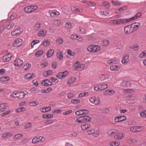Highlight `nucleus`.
<instances>
[{
    "mask_svg": "<svg viewBox=\"0 0 146 146\" xmlns=\"http://www.w3.org/2000/svg\"><path fill=\"white\" fill-rule=\"evenodd\" d=\"M130 21V19H117L111 21L114 24L117 25H121V24H124L127 23Z\"/></svg>",
    "mask_w": 146,
    "mask_h": 146,
    "instance_id": "7ed1b4c3",
    "label": "nucleus"
},
{
    "mask_svg": "<svg viewBox=\"0 0 146 146\" xmlns=\"http://www.w3.org/2000/svg\"><path fill=\"white\" fill-rule=\"evenodd\" d=\"M61 21L59 19H56L54 21V25L56 26H58L60 25Z\"/></svg>",
    "mask_w": 146,
    "mask_h": 146,
    "instance_id": "a18cd8bd",
    "label": "nucleus"
},
{
    "mask_svg": "<svg viewBox=\"0 0 146 146\" xmlns=\"http://www.w3.org/2000/svg\"><path fill=\"white\" fill-rule=\"evenodd\" d=\"M44 52L42 50H38L36 52L35 55L36 57H39L43 54Z\"/></svg>",
    "mask_w": 146,
    "mask_h": 146,
    "instance_id": "72a5a7b5",
    "label": "nucleus"
},
{
    "mask_svg": "<svg viewBox=\"0 0 146 146\" xmlns=\"http://www.w3.org/2000/svg\"><path fill=\"white\" fill-rule=\"evenodd\" d=\"M80 102V100L78 99H74L72 100L71 102L73 104H77L79 103Z\"/></svg>",
    "mask_w": 146,
    "mask_h": 146,
    "instance_id": "864d4df0",
    "label": "nucleus"
},
{
    "mask_svg": "<svg viewBox=\"0 0 146 146\" xmlns=\"http://www.w3.org/2000/svg\"><path fill=\"white\" fill-rule=\"evenodd\" d=\"M31 6L32 12L36 10L38 8L36 5H31Z\"/></svg>",
    "mask_w": 146,
    "mask_h": 146,
    "instance_id": "13d9d810",
    "label": "nucleus"
},
{
    "mask_svg": "<svg viewBox=\"0 0 146 146\" xmlns=\"http://www.w3.org/2000/svg\"><path fill=\"white\" fill-rule=\"evenodd\" d=\"M146 55V50L143 51L139 55V57L142 58L144 57Z\"/></svg>",
    "mask_w": 146,
    "mask_h": 146,
    "instance_id": "3c124183",
    "label": "nucleus"
},
{
    "mask_svg": "<svg viewBox=\"0 0 146 146\" xmlns=\"http://www.w3.org/2000/svg\"><path fill=\"white\" fill-rule=\"evenodd\" d=\"M114 93L115 91L112 90H108L104 92V94L107 95L113 94Z\"/></svg>",
    "mask_w": 146,
    "mask_h": 146,
    "instance_id": "a878e982",
    "label": "nucleus"
},
{
    "mask_svg": "<svg viewBox=\"0 0 146 146\" xmlns=\"http://www.w3.org/2000/svg\"><path fill=\"white\" fill-rule=\"evenodd\" d=\"M109 44V42L108 40H104L102 41V44L103 46H106L108 45Z\"/></svg>",
    "mask_w": 146,
    "mask_h": 146,
    "instance_id": "c03bdc74",
    "label": "nucleus"
},
{
    "mask_svg": "<svg viewBox=\"0 0 146 146\" xmlns=\"http://www.w3.org/2000/svg\"><path fill=\"white\" fill-rule=\"evenodd\" d=\"M117 61L115 60H108L107 61L108 64H115L117 63Z\"/></svg>",
    "mask_w": 146,
    "mask_h": 146,
    "instance_id": "37998d69",
    "label": "nucleus"
},
{
    "mask_svg": "<svg viewBox=\"0 0 146 146\" xmlns=\"http://www.w3.org/2000/svg\"><path fill=\"white\" fill-rule=\"evenodd\" d=\"M71 10L72 11L76 12H82V9H80L77 7H75L74 6L72 7H71Z\"/></svg>",
    "mask_w": 146,
    "mask_h": 146,
    "instance_id": "4be33fe9",
    "label": "nucleus"
},
{
    "mask_svg": "<svg viewBox=\"0 0 146 146\" xmlns=\"http://www.w3.org/2000/svg\"><path fill=\"white\" fill-rule=\"evenodd\" d=\"M124 133L120 132L118 130L114 136V138L115 140H119L123 138L125 136Z\"/></svg>",
    "mask_w": 146,
    "mask_h": 146,
    "instance_id": "0eeeda50",
    "label": "nucleus"
},
{
    "mask_svg": "<svg viewBox=\"0 0 146 146\" xmlns=\"http://www.w3.org/2000/svg\"><path fill=\"white\" fill-rule=\"evenodd\" d=\"M102 4L104 6L106 7L107 8H108L110 6V5L107 1L103 2Z\"/></svg>",
    "mask_w": 146,
    "mask_h": 146,
    "instance_id": "6e6d98bb",
    "label": "nucleus"
},
{
    "mask_svg": "<svg viewBox=\"0 0 146 146\" xmlns=\"http://www.w3.org/2000/svg\"><path fill=\"white\" fill-rule=\"evenodd\" d=\"M76 80V79L75 78L72 77L68 81V83L69 84V86H70L74 84Z\"/></svg>",
    "mask_w": 146,
    "mask_h": 146,
    "instance_id": "aec40b11",
    "label": "nucleus"
},
{
    "mask_svg": "<svg viewBox=\"0 0 146 146\" xmlns=\"http://www.w3.org/2000/svg\"><path fill=\"white\" fill-rule=\"evenodd\" d=\"M23 43V40L19 38L16 39L14 42L13 45L14 47H17L22 45Z\"/></svg>",
    "mask_w": 146,
    "mask_h": 146,
    "instance_id": "6e6552de",
    "label": "nucleus"
},
{
    "mask_svg": "<svg viewBox=\"0 0 146 146\" xmlns=\"http://www.w3.org/2000/svg\"><path fill=\"white\" fill-rule=\"evenodd\" d=\"M9 80V77L7 76H3L0 78V81L2 82H4Z\"/></svg>",
    "mask_w": 146,
    "mask_h": 146,
    "instance_id": "58836bf2",
    "label": "nucleus"
},
{
    "mask_svg": "<svg viewBox=\"0 0 146 146\" xmlns=\"http://www.w3.org/2000/svg\"><path fill=\"white\" fill-rule=\"evenodd\" d=\"M53 115L52 114H43L42 115V117L45 119H48L53 117Z\"/></svg>",
    "mask_w": 146,
    "mask_h": 146,
    "instance_id": "7c9ffc66",
    "label": "nucleus"
},
{
    "mask_svg": "<svg viewBox=\"0 0 146 146\" xmlns=\"http://www.w3.org/2000/svg\"><path fill=\"white\" fill-rule=\"evenodd\" d=\"M9 53H8L7 55H5L3 57V60L4 62H7L9 60Z\"/></svg>",
    "mask_w": 146,
    "mask_h": 146,
    "instance_id": "ea45409f",
    "label": "nucleus"
},
{
    "mask_svg": "<svg viewBox=\"0 0 146 146\" xmlns=\"http://www.w3.org/2000/svg\"><path fill=\"white\" fill-rule=\"evenodd\" d=\"M14 65L16 66H19L23 64V61L20 59H16L14 62Z\"/></svg>",
    "mask_w": 146,
    "mask_h": 146,
    "instance_id": "4468645a",
    "label": "nucleus"
},
{
    "mask_svg": "<svg viewBox=\"0 0 146 146\" xmlns=\"http://www.w3.org/2000/svg\"><path fill=\"white\" fill-rule=\"evenodd\" d=\"M85 66V64L77 61L75 63L74 68L75 70L80 71L83 70Z\"/></svg>",
    "mask_w": 146,
    "mask_h": 146,
    "instance_id": "20e7f679",
    "label": "nucleus"
},
{
    "mask_svg": "<svg viewBox=\"0 0 146 146\" xmlns=\"http://www.w3.org/2000/svg\"><path fill=\"white\" fill-rule=\"evenodd\" d=\"M124 33L126 35H129L134 32L130 25H128L124 28Z\"/></svg>",
    "mask_w": 146,
    "mask_h": 146,
    "instance_id": "39448f33",
    "label": "nucleus"
},
{
    "mask_svg": "<svg viewBox=\"0 0 146 146\" xmlns=\"http://www.w3.org/2000/svg\"><path fill=\"white\" fill-rule=\"evenodd\" d=\"M90 101L91 103L95 105L99 104L100 103L99 98L98 97L93 96L90 98Z\"/></svg>",
    "mask_w": 146,
    "mask_h": 146,
    "instance_id": "423d86ee",
    "label": "nucleus"
},
{
    "mask_svg": "<svg viewBox=\"0 0 146 146\" xmlns=\"http://www.w3.org/2000/svg\"><path fill=\"white\" fill-rule=\"evenodd\" d=\"M118 131V130L116 129H112L109 131L107 133V134L109 136L112 135H115L116 133Z\"/></svg>",
    "mask_w": 146,
    "mask_h": 146,
    "instance_id": "393cba45",
    "label": "nucleus"
},
{
    "mask_svg": "<svg viewBox=\"0 0 146 146\" xmlns=\"http://www.w3.org/2000/svg\"><path fill=\"white\" fill-rule=\"evenodd\" d=\"M41 84L42 86H49L51 85L52 83L48 79H46L43 81L41 83Z\"/></svg>",
    "mask_w": 146,
    "mask_h": 146,
    "instance_id": "dca6fc26",
    "label": "nucleus"
},
{
    "mask_svg": "<svg viewBox=\"0 0 146 146\" xmlns=\"http://www.w3.org/2000/svg\"><path fill=\"white\" fill-rule=\"evenodd\" d=\"M74 94L71 92H69L67 95V97L70 99H72L74 97Z\"/></svg>",
    "mask_w": 146,
    "mask_h": 146,
    "instance_id": "8fccbe9b",
    "label": "nucleus"
},
{
    "mask_svg": "<svg viewBox=\"0 0 146 146\" xmlns=\"http://www.w3.org/2000/svg\"><path fill=\"white\" fill-rule=\"evenodd\" d=\"M25 109L24 107L21 108L17 109L16 110V112H20L25 111Z\"/></svg>",
    "mask_w": 146,
    "mask_h": 146,
    "instance_id": "5fc2aeb1",
    "label": "nucleus"
},
{
    "mask_svg": "<svg viewBox=\"0 0 146 146\" xmlns=\"http://www.w3.org/2000/svg\"><path fill=\"white\" fill-rule=\"evenodd\" d=\"M71 23L69 22L66 23L65 24V27L68 28H70L71 27Z\"/></svg>",
    "mask_w": 146,
    "mask_h": 146,
    "instance_id": "0e129e2a",
    "label": "nucleus"
},
{
    "mask_svg": "<svg viewBox=\"0 0 146 146\" xmlns=\"http://www.w3.org/2000/svg\"><path fill=\"white\" fill-rule=\"evenodd\" d=\"M40 25L38 23H36L35 25L34 30L36 31H38L40 27Z\"/></svg>",
    "mask_w": 146,
    "mask_h": 146,
    "instance_id": "bf43d9fd",
    "label": "nucleus"
},
{
    "mask_svg": "<svg viewBox=\"0 0 146 146\" xmlns=\"http://www.w3.org/2000/svg\"><path fill=\"white\" fill-rule=\"evenodd\" d=\"M54 51V50L53 49H49L46 53L47 57L48 58H50L53 55Z\"/></svg>",
    "mask_w": 146,
    "mask_h": 146,
    "instance_id": "bb28decb",
    "label": "nucleus"
},
{
    "mask_svg": "<svg viewBox=\"0 0 146 146\" xmlns=\"http://www.w3.org/2000/svg\"><path fill=\"white\" fill-rule=\"evenodd\" d=\"M38 104V102L37 101H31L29 102V104L30 106H35Z\"/></svg>",
    "mask_w": 146,
    "mask_h": 146,
    "instance_id": "e433bc0d",
    "label": "nucleus"
},
{
    "mask_svg": "<svg viewBox=\"0 0 146 146\" xmlns=\"http://www.w3.org/2000/svg\"><path fill=\"white\" fill-rule=\"evenodd\" d=\"M15 32L17 33L18 35H19L23 31V30L21 28H19L15 30Z\"/></svg>",
    "mask_w": 146,
    "mask_h": 146,
    "instance_id": "49530a36",
    "label": "nucleus"
},
{
    "mask_svg": "<svg viewBox=\"0 0 146 146\" xmlns=\"http://www.w3.org/2000/svg\"><path fill=\"white\" fill-rule=\"evenodd\" d=\"M46 32L43 29L41 30L38 33V35L39 36L43 37L46 35Z\"/></svg>",
    "mask_w": 146,
    "mask_h": 146,
    "instance_id": "473e14b6",
    "label": "nucleus"
},
{
    "mask_svg": "<svg viewBox=\"0 0 146 146\" xmlns=\"http://www.w3.org/2000/svg\"><path fill=\"white\" fill-rule=\"evenodd\" d=\"M91 120L90 117L89 116L85 115L80 117L76 119V121L80 123L87 122H90Z\"/></svg>",
    "mask_w": 146,
    "mask_h": 146,
    "instance_id": "f257e3e1",
    "label": "nucleus"
},
{
    "mask_svg": "<svg viewBox=\"0 0 146 146\" xmlns=\"http://www.w3.org/2000/svg\"><path fill=\"white\" fill-rule=\"evenodd\" d=\"M86 4L90 7L94 6L96 5L95 3L92 1L86 2Z\"/></svg>",
    "mask_w": 146,
    "mask_h": 146,
    "instance_id": "a19ab883",
    "label": "nucleus"
},
{
    "mask_svg": "<svg viewBox=\"0 0 146 146\" xmlns=\"http://www.w3.org/2000/svg\"><path fill=\"white\" fill-rule=\"evenodd\" d=\"M119 69V66L117 65H114L110 67V69L112 71H116Z\"/></svg>",
    "mask_w": 146,
    "mask_h": 146,
    "instance_id": "c756f323",
    "label": "nucleus"
},
{
    "mask_svg": "<svg viewBox=\"0 0 146 146\" xmlns=\"http://www.w3.org/2000/svg\"><path fill=\"white\" fill-rule=\"evenodd\" d=\"M63 75H62V72H60L56 75L57 78L60 79L63 78Z\"/></svg>",
    "mask_w": 146,
    "mask_h": 146,
    "instance_id": "69168bd1",
    "label": "nucleus"
},
{
    "mask_svg": "<svg viewBox=\"0 0 146 146\" xmlns=\"http://www.w3.org/2000/svg\"><path fill=\"white\" fill-rule=\"evenodd\" d=\"M142 126H135L131 127L130 130L133 132H137L141 130Z\"/></svg>",
    "mask_w": 146,
    "mask_h": 146,
    "instance_id": "2eb2a0df",
    "label": "nucleus"
},
{
    "mask_svg": "<svg viewBox=\"0 0 146 146\" xmlns=\"http://www.w3.org/2000/svg\"><path fill=\"white\" fill-rule=\"evenodd\" d=\"M42 44L45 46H48L50 43V42L48 40H45L42 42Z\"/></svg>",
    "mask_w": 146,
    "mask_h": 146,
    "instance_id": "09e8293b",
    "label": "nucleus"
},
{
    "mask_svg": "<svg viewBox=\"0 0 146 146\" xmlns=\"http://www.w3.org/2000/svg\"><path fill=\"white\" fill-rule=\"evenodd\" d=\"M126 118V116H117L115 118L114 120L115 122H119L125 120Z\"/></svg>",
    "mask_w": 146,
    "mask_h": 146,
    "instance_id": "9b49d317",
    "label": "nucleus"
},
{
    "mask_svg": "<svg viewBox=\"0 0 146 146\" xmlns=\"http://www.w3.org/2000/svg\"><path fill=\"white\" fill-rule=\"evenodd\" d=\"M108 86V85L104 83L101 84L99 85V88H100V90H102L106 89Z\"/></svg>",
    "mask_w": 146,
    "mask_h": 146,
    "instance_id": "cd10ccee",
    "label": "nucleus"
},
{
    "mask_svg": "<svg viewBox=\"0 0 146 146\" xmlns=\"http://www.w3.org/2000/svg\"><path fill=\"white\" fill-rule=\"evenodd\" d=\"M121 85L125 87H128L131 86L132 84L130 82L128 81H123Z\"/></svg>",
    "mask_w": 146,
    "mask_h": 146,
    "instance_id": "a211bd4d",
    "label": "nucleus"
},
{
    "mask_svg": "<svg viewBox=\"0 0 146 146\" xmlns=\"http://www.w3.org/2000/svg\"><path fill=\"white\" fill-rule=\"evenodd\" d=\"M78 30V32L81 34H85L86 33V30L84 28L80 27L79 28Z\"/></svg>",
    "mask_w": 146,
    "mask_h": 146,
    "instance_id": "f704fd0d",
    "label": "nucleus"
},
{
    "mask_svg": "<svg viewBox=\"0 0 146 146\" xmlns=\"http://www.w3.org/2000/svg\"><path fill=\"white\" fill-rule=\"evenodd\" d=\"M48 13L51 17H53L54 15H58L60 14L56 10H54V11H48Z\"/></svg>",
    "mask_w": 146,
    "mask_h": 146,
    "instance_id": "5701e85b",
    "label": "nucleus"
},
{
    "mask_svg": "<svg viewBox=\"0 0 146 146\" xmlns=\"http://www.w3.org/2000/svg\"><path fill=\"white\" fill-rule=\"evenodd\" d=\"M141 15V14L140 13H138L136 14L134 17L131 18L129 19H130V21L133 20L140 17Z\"/></svg>",
    "mask_w": 146,
    "mask_h": 146,
    "instance_id": "c9c22d12",
    "label": "nucleus"
},
{
    "mask_svg": "<svg viewBox=\"0 0 146 146\" xmlns=\"http://www.w3.org/2000/svg\"><path fill=\"white\" fill-rule=\"evenodd\" d=\"M109 77V74L106 73H105L100 75L99 76V79L100 80L103 81L106 79H108Z\"/></svg>",
    "mask_w": 146,
    "mask_h": 146,
    "instance_id": "ddd939ff",
    "label": "nucleus"
},
{
    "mask_svg": "<svg viewBox=\"0 0 146 146\" xmlns=\"http://www.w3.org/2000/svg\"><path fill=\"white\" fill-rule=\"evenodd\" d=\"M129 54H127L123 57L121 60V62L122 64H126L128 63L129 60Z\"/></svg>",
    "mask_w": 146,
    "mask_h": 146,
    "instance_id": "f8f14e48",
    "label": "nucleus"
},
{
    "mask_svg": "<svg viewBox=\"0 0 146 146\" xmlns=\"http://www.w3.org/2000/svg\"><path fill=\"white\" fill-rule=\"evenodd\" d=\"M44 138L42 137H36L33 138L32 140V143L35 144L39 142H43L44 141Z\"/></svg>",
    "mask_w": 146,
    "mask_h": 146,
    "instance_id": "9d476101",
    "label": "nucleus"
},
{
    "mask_svg": "<svg viewBox=\"0 0 146 146\" xmlns=\"http://www.w3.org/2000/svg\"><path fill=\"white\" fill-rule=\"evenodd\" d=\"M24 11L27 13H32L31 6H27L25 7Z\"/></svg>",
    "mask_w": 146,
    "mask_h": 146,
    "instance_id": "c85d7f7f",
    "label": "nucleus"
},
{
    "mask_svg": "<svg viewBox=\"0 0 146 146\" xmlns=\"http://www.w3.org/2000/svg\"><path fill=\"white\" fill-rule=\"evenodd\" d=\"M16 17V15L15 13H13L10 17V21L12 20L15 19Z\"/></svg>",
    "mask_w": 146,
    "mask_h": 146,
    "instance_id": "e2e57ef3",
    "label": "nucleus"
},
{
    "mask_svg": "<svg viewBox=\"0 0 146 146\" xmlns=\"http://www.w3.org/2000/svg\"><path fill=\"white\" fill-rule=\"evenodd\" d=\"M23 136V134H18L17 135H15L13 137V139H16L19 138L20 137Z\"/></svg>",
    "mask_w": 146,
    "mask_h": 146,
    "instance_id": "680f3d73",
    "label": "nucleus"
},
{
    "mask_svg": "<svg viewBox=\"0 0 146 146\" xmlns=\"http://www.w3.org/2000/svg\"><path fill=\"white\" fill-rule=\"evenodd\" d=\"M100 49V47L98 45L95 44L89 46L87 48V50L89 52H97Z\"/></svg>",
    "mask_w": 146,
    "mask_h": 146,
    "instance_id": "f03ea898",
    "label": "nucleus"
},
{
    "mask_svg": "<svg viewBox=\"0 0 146 146\" xmlns=\"http://www.w3.org/2000/svg\"><path fill=\"white\" fill-rule=\"evenodd\" d=\"M126 103L129 104H133L135 103L134 100L132 99H128L126 100Z\"/></svg>",
    "mask_w": 146,
    "mask_h": 146,
    "instance_id": "79ce46f5",
    "label": "nucleus"
},
{
    "mask_svg": "<svg viewBox=\"0 0 146 146\" xmlns=\"http://www.w3.org/2000/svg\"><path fill=\"white\" fill-rule=\"evenodd\" d=\"M130 25L134 31L137 30L140 27V24L136 22Z\"/></svg>",
    "mask_w": 146,
    "mask_h": 146,
    "instance_id": "f3484780",
    "label": "nucleus"
},
{
    "mask_svg": "<svg viewBox=\"0 0 146 146\" xmlns=\"http://www.w3.org/2000/svg\"><path fill=\"white\" fill-rule=\"evenodd\" d=\"M8 104L6 103H3L0 105V112L4 111L7 108Z\"/></svg>",
    "mask_w": 146,
    "mask_h": 146,
    "instance_id": "6ab92c4d",
    "label": "nucleus"
},
{
    "mask_svg": "<svg viewBox=\"0 0 146 146\" xmlns=\"http://www.w3.org/2000/svg\"><path fill=\"white\" fill-rule=\"evenodd\" d=\"M39 42V40H33L31 44V45L32 46L34 45L35 44H36L37 43H38Z\"/></svg>",
    "mask_w": 146,
    "mask_h": 146,
    "instance_id": "774afa93",
    "label": "nucleus"
},
{
    "mask_svg": "<svg viewBox=\"0 0 146 146\" xmlns=\"http://www.w3.org/2000/svg\"><path fill=\"white\" fill-rule=\"evenodd\" d=\"M54 122V121L53 120H48L46 121L45 122V125H48Z\"/></svg>",
    "mask_w": 146,
    "mask_h": 146,
    "instance_id": "4d7b16f0",
    "label": "nucleus"
},
{
    "mask_svg": "<svg viewBox=\"0 0 146 146\" xmlns=\"http://www.w3.org/2000/svg\"><path fill=\"white\" fill-rule=\"evenodd\" d=\"M63 53L62 52H60L56 53L57 58L60 60H62L63 58Z\"/></svg>",
    "mask_w": 146,
    "mask_h": 146,
    "instance_id": "2f4dec72",
    "label": "nucleus"
},
{
    "mask_svg": "<svg viewBox=\"0 0 146 146\" xmlns=\"http://www.w3.org/2000/svg\"><path fill=\"white\" fill-rule=\"evenodd\" d=\"M26 94L25 93L24 91H19L18 95L17 96H13V94H10V96L11 98H19V99H22L25 97Z\"/></svg>",
    "mask_w": 146,
    "mask_h": 146,
    "instance_id": "1a4fd4ad",
    "label": "nucleus"
},
{
    "mask_svg": "<svg viewBox=\"0 0 146 146\" xmlns=\"http://www.w3.org/2000/svg\"><path fill=\"white\" fill-rule=\"evenodd\" d=\"M75 114L76 115H83V112H82V110H80L76 111L75 112Z\"/></svg>",
    "mask_w": 146,
    "mask_h": 146,
    "instance_id": "338daca9",
    "label": "nucleus"
},
{
    "mask_svg": "<svg viewBox=\"0 0 146 146\" xmlns=\"http://www.w3.org/2000/svg\"><path fill=\"white\" fill-rule=\"evenodd\" d=\"M90 127V125L89 123H86L81 126V128L83 130L88 129Z\"/></svg>",
    "mask_w": 146,
    "mask_h": 146,
    "instance_id": "b1692460",
    "label": "nucleus"
},
{
    "mask_svg": "<svg viewBox=\"0 0 146 146\" xmlns=\"http://www.w3.org/2000/svg\"><path fill=\"white\" fill-rule=\"evenodd\" d=\"M31 127V123H28L26 124L24 126L25 129H29Z\"/></svg>",
    "mask_w": 146,
    "mask_h": 146,
    "instance_id": "603ef678",
    "label": "nucleus"
},
{
    "mask_svg": "<svg viewBox=\"0 0 146 146\" xmlns=\"http://www.w3.org/2000/svg\"><path fill=\"white\" fill-rule=\"evenodd\" d=\"M120 143L119 142L113 141L110 142L109 145L111 146H117L119 145Z\"/></svg>",
    "mask_w": 146,
    "mask_h": 146,
    "instance_id": "4c0bfd02",
    "label": "nucleus"
},
{
    "mask_svg": "<svg viewBox=\"0 0 146 146\" xmlns=\"http://www.w3.org/2000/svg\"><path fill=\"white\" fill-rule=\"evenodd\" d=\"M35 74L32 73H28L25 75L24 77V78L25 79L30 80L33 78V76H34Z\"/></svg>",
    "mask_w": 146,
    "mask_h": 146,
    "instance_id": "412c9836",
    "label": "nucleus"
},
{
    "mask_svg": "<svg viewBox=\"0 0 146 146\" xmlns=\"http://www.w3.org/2000/svg\"><path fill=\"white\" fill-rule=\"evenodd\" d=\"M63 42V40L62 38H58L56 41V43L58 44H62Z\"/></svg>",
    "mask_w": 146,
    "mask_h": 146,
    "instance_id": "de8ad7c7",
    "label": "nucleus"
},
{
    "mask_svg": "<svg viewBox=\"0 0 146 146\" xmlns=\"http://www.w3.org/2000/svg\"><path fill=\"white\" fill-rule=\"evenodd\" d=\"M88 93L87 92H84L80 93L78 96L79 98H81L85 96L86 94L88 95Z\"/></svg>",
    "mask_w": 146,
    "mask_h": 146,
    "instance_id": "052dcab7",
    "label": "nucleus"
}]
</instances>
